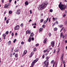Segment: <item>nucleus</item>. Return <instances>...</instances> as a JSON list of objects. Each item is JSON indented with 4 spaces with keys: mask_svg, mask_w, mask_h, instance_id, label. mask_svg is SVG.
I'll use <instances>...</instances> for the list:
<instances>
[{
    "mask_svg": "<svg viewBox=\"0 0 67 67\" xmlns=\"http://www.w3.org/2000/svg\"><path fill=\"white\" fill-rule=\"evenodd\" d=\"M47 2H46L43 3L41 5H40L38 7V10H40L44 9L47 6Z\"/></svg>",
    "mask_w": 67,
    "mask_h": 67,
    "instance_id": "1",
    "label": "nucleus"
},
{
    "mask_svg": "<svg viewBox=\"0 0 67 67\" xmlns=\"http://www.w3.org/2000/svg\"><path fill=\"white\" fill-rule=\"evenodd\" d=\"M60 7H60L59 8H60V10L62 11L63 10H65L67 7L66 5L64 4L62 5Z\"/></svg>",
    "mask_w": 67,
    "mask_h": 67,
    "instance_id": "2",
    "label": "nucleus"
},
{
    "mask_svg": "<svg viewBox=\"0 0 67 67\" xmlns=\"http://www.w3.org/2000/svg\"><path fill=\"white\" fill-rule=\"evenodd\" d=\"M47 60H46L44 62V65L43 66V67H47L49 65V63L48 62H47Z\"/></svg>",
    "mask_w": 67,
    "mask_h": 67,
    "instance_id": "3",
    "label": "nucleus"
},
{
    "mask_svg": "<svg viewBox=\"0 0 67 67\" xmlns=\"http://www.w3.org/2000/svg\"><path fill=\"white\" fill-rule=\"evenodd\" d=\"M36 60H35L34 61H33V62H32L31 64V66H30V67H33L34 65L35 64V63H36Z\"/></svg>",
    "mask_w": 67,
    "mask_h": 67,
    "instance_id": "4",
    "label": "nucleus"
},
{
    "mask_svg": "<svg viewBox=\"0 0 67 67\" xmlns=\"http://www.w3.org/2000/svg\"><path fill=\"white\" fill-rule=\"evenodd\" d=\"M55 41H53L51 42V46L52 47H54L55 46Z\"/></svg>",
    "mask_w": 67,
    "mask_h": 67,
    "instance_id": "5",
    "label": "nucleus"
},
{
    "mask_svg": "<svg viewBox=\"0 0 67 67\" xmlns=\"http://www.w3.org/2000/svg\"><path fill=\"white\" fill-rule=\"evenodd\" d=\"M19 28H20V26H19V25H17L15 27L14 29L15 30H19Z\"/></svg>",
    "mask_w": 67,
    "mask_h": 67,
    "instance_id": "6",
    "label": "nucleus"
},
{
    "mask_svg": "<svg viewBox=\"0 0 67 67\" xmlns=\"http://www.w3.org/2000/svg\"><path fill=\"white\" fill-rule=\"evenodd\" d=\"M21 13V10L20 9H18L17 11L16 12V13L17 14H20Z\"/></svg>",
    "mask_w": 67,
    "mask_h": 67,
    "instance_id": "7",
    "label": "nucleus"
},
{
    "mask_svg": "<svg viewBox=\"0 0 67 67\" xmlns=\"http://www.w3.org/2000/svg\"><path fill=\"white\" fill-rule=\"evenodd\" d=\"M9 5V4H7L5 5L4 8H8Z\"/></svg>",
    "mask_w": 67,
    "mask_h": 67,
    "instance_id": "8",
    "label": "nucleus"
},
{
    "mask_svg": "<svg viewBox=\"0 0 67 67\" xmlns=\"http://www.w3.org/2000/svg\"><path fill=\"white\" fill-rule=\"evenodd\" d=\"M63 57H64V53H63L62 55L61 56V60L63 61Z\"/></svg>",
    "mask_w": 67,
    "mask_h": 67,
    "instance_id": "9",
    "label": "nucleus"
},
{
    "mask_svg": "<svg viewBox=\"0 0 67 67\" xmlns=\"http://www.w3.org/2000/svg\"><path fill=\"white\" fill-rule=\"evenodd\" d=\"M62 38H63V40H64H64H65L66 39V35L64 36V35L63 36Z\"/></svg>",
    "mask_w": 67,
    "mask_h": 67,
    "instance_id": "10",
    "label": "nucleus"
},
{
    "mask_svg": "<svg viewBox=\"0 0 67 67\" xmlns=\"http://www.w3.org/2000/svg\"><path fill=\"white\" fill-rule=\"evenodd\" d=\"M47 38H45V40H44L43 41V43H46V42H47Z\"/></svg>",
    "mask_w": 67,
    "mask_h": 67,
    "instance_id": "11",
    "label": "nucleus"
},
{
    "mask_svg": "<svg viewBox=\"0 0 67 67\" xmlns=\"http://www.w3.org/2000/svg\"><path fill=\"white\" fill-rule=\"evenodd\" d=\"M28 41L29 42H31V37H30L29 38L28 40Z\"/></svg>",
    "mask_w": 67,
    "mask_h": 67,
    "instance_id": "12",
    "label": "nucleus"
},
{
    "mask_svg": "<svg viewBox=\"0 0 67 67\" xmlns=\"http://www.w3.org/2000/svg\"><path fill=\"white\" fill-rule=\"evenodd\" d=\"M14 51L15 52H18L19 51V49H16Z\"/></svg>",
    "mask_w": 67,
    "mask_h": 67,
    "instance_id": "13",
    "label": "nucleus"
},
{
    "mask_svg": "<svg viewBox=\"0 0 67 67\" xmlns=\"http://www.w3.org/2000/svg\"><path fill=\"white\" fill-rule=\"evenodd\" d=\"M61 3H62V2H60V3L59 5V8L61 7V6L62 5H63V4H62Z\"/></svg>",
    "mask_w": 67,
    "mask_h": 67,
    "instance_id": "14",
    "label": "nucleus"
},
{
    "mask_svg": "<svg viewBox=\"0 0 67 67\" xmlns=\"http://www.w3.org/2000/svg\"><path fill=\"white\" fill-rule=\"evenodd\" d=\"M25 4L26 5H28V4H29V2L27 1H26L25 3Z\"/></svg>",
    "mask_w": 67,
    "mask_h": 67,
    "instance_id": "15",
    "label": "nucleus"
},
{
    "mask_svg": "<svg viewBox=\"0 0 67 67\" xmlns=\"http://www.w3.org/2000/svg\"><path fill=\"white\" fill-rule=\"evenodd\" d=\"M27 50H26L25 51H24V55H25L26 54V53H27Z\"/></svg>",
    "mask_w": 67,
    "mask_h": 67,
    "instance_id": "16",
    "label": "nucleus"
},
{
    "mask_svg": "<svg viewBox=\"0 0 67 67\" xmlns=\"http://www.w3.org/2000/svg\"><path fill=\"white\" fill-rule=\"evenodd\" d=\"M11 41H8V45H10V44H11Z\"/></svg>",
    "mask_w": 67,
    "mask_h": 67,
    "instance_id": "17",
    "label": "nucleus"
},
{
    "mask_svg": "<svg viewBox=\"0 0 67 67\" xmlns=\"http://www.w3.org/2000/svg\"><path fill=\"white\" fill-rule=\"evenodd\" d=\"M3 37H5L6 36V34H3Z\"/></svg>",
    "mask_w": 67,
    "mask_h": 67,
    "instance_id": "18",
    "label": "nucleus"
},
{
    "mask_svg": "<svg viewBox=\"0 0 67 67\" xmlns=\"http://www.w3.org/2000/svg\"><path fill=\"white\" fill-rule=\"evenodd\" d=\"M44 20L43 19H41L40 20L41 23H42L43 22Z\"/></svg>",
    "mask_w": 67,
    "mask_h": 67,
    "instance_id": "19",
    "label": "nucleus"
},
{
    "mask_svg": "<svg viewBox=\"0 0 67 67\" xmlns=\"http://www.w3.org/2000/svg\"><path fill=\"white\" fill-rule=\"evenodd\" d=\"M34 35V34L33 33H31L30 34V36H33Z\"/></svg>",
    "mask_w": 67,
    "mask_h": 67,
    "instance_id": "20",
    "label": "nucleus"
},
{
    "mask_svg": "<svg viewBox=\"0 0 67 67\" xmlns=\"http://www.w3.org/2000/svg\"><path fill=\"white\" fill-rule=\"evenodd\" d=\"M43 30V28H41L40 29H39V31L40 32H41L42 31V30Z\"/></svg>",
    "mask_w": 67,
    "mask_h": 67,
    "instance_id": "21",
    "label": "nucleus"
},
{
    "mask_svg": "<svg viewBox=\"0 0 67 67\" xmlns=\"http://www.w3.org/2000/svg\"><path fill=\"white\" fill-rule=\"evenodd\" d=\"M54 30L55 31H56L57 30V28L56 27H55L54 29Z\"/></svg>",
    "mask_w": 67,
    "mask_h": 67,
    "instance_id": "22",
    "label": "nucleus"
},
{
    "mask_svg": "<svg viewBox=\"0 0 67 67\" xmlns=\"http://www.w3.org/2000/svg\"><path fill=\"white\" fill-rule=\"evenodd\" d=\"M9 14H12V11H9Z\"/></svg>",
    "mask_w": 67,
    "mask_h": 67,
    "instance_id": "23",
    "label": "nucleus"
},
{
    "mask_svg": "<svg viewBox=\"0 0 67 67\" xmlns=\"http://www.w3.org/2000/svg\"><path fill=\"white\" fill-rule=\"evenodd\" d=\"M18 56V54H15V57H17Z\"/></svg>",
    "mask_w": 67,
    "mask_h": 67,
    "instance_id": "24",
    "label": "nucleus"
},
{
    "mask_svg": "<svg viewBox=\"0 0 67 67\" xmlns=\"http://www.w3.org/2000/svg\"><path fill=\"white\" fill-rule=\"evenodd\" d=\"M54 60H52L51 62V64H53L54 63Z\"/></svg>",
    "mask_w": 67,
    "mask_h": 67,
    "instance_id": "25",
    "label": "nucleus"
},
{
    "mask_svg": "<svg viewBox=\"0 0 67 67\" xmlns=\"http://www.w3.org/2000/svg\"><path fill=\"white\" fill-rule=\"evenodd\" d=\"M59 26L60 28H62L63 26V25H59Z\"/></svg>",
    "mask_w": 67,
    "mask_h": 67,
    "instance_id": "26",
    "label": "nucleus"
},
{
    "mask_svg": "<svg viewBox=\"0 0 67 67\" xmlns=\"http://www.w3.org/2000/svg\"><path fill=\"white\" fill-rule=\"evenodd\" d=\"M46 23H47V21L46 20H45L44 22L43 23L44 24H45Z\"/></svg>",
    "mask_w": 67,
    "mask_h": 67,
    "instance_id": "27",
    "label": "nucleus"
},
{
    "mask_svg": "<svg viewBox=\"0 0 67 67\" xmlns=\"http://www.w3.org/2000/svg\"><path fill=\"white\" fill-rule=\"evenodd\" d=\"M65 61H64L63 62V64H64V67H65Z\"/></svg>",
    "mask_w": 67,
    "mask_h": 67,
    "instance_id": "28",
    "label": "nucleus"
},
{
    "mask_svg": "<svg viewBox=\"0 0 67 67\" xmlns=\"http://www.w3.org/2000/svg\"><path fill=\"white\" fill-rule=\"evenodd\" d=\"M16 41V39H15L13 41V43H15V42Z\"/></svg>",
    "mask_w": 67,
    "mask_h": 67,
    "instance_id": "29",
    "label": "nucleus"
},
{
    "mask_svg": "<svg viewBox=\"0 0 67 67\" xmlns=\"http://www.w3.org/2000/svg\"><path fill=\"white\" fill-rule=\"evenodd\" d=\"M31 31L30 30H29L28 33L29 34H31Z\"/></svg>",
    "mask_w": 67,
    "mask_h": 67,
    "instance_id": "30",
    "label": "nucleus"
},
{
    "mask_svg": "<svg viewBox=\"0 0 67 67\" xmlns=\"http://www.w3.org/2000/svg\"><path fill=\"white\" fill-rule=\"evenodd\" d=\"M29 33V30H27L26 32V34H27Z\"/></svg>",
    "mask_w": 67,
    "mask_h": 67,
    "instance_id": "31",
    "label": "nucleus"
},
{
    "mask_svg": "<svg viewBox=\"0 0 67 67\" xmlns=\"http://www.w3.org/2000/svg\"><path fill=\"white\" fill-rule=\"evenodd\" d=\"M34 52H31V55L33 56V55L34 54Z\"/></svg>",
    "mask_w": 67,
    "mask_h": 67,
    "instance_id": "32",
    "label": "nucleus"
},
{
    "mask_svg": "<svg viewBox=\"0 0 67 67\" xmlns=\"http://www.w3.org/2000/svg\"><path fill=\"white\" fill-rule=\"evenodd\" d=\"M6 23L7 24H8V23H9V20H6Z\"/></svg>",
    "mask_w": 67,
    "mask_h": 67,
    "instance_id": "33",
    "label": "nucleus"
},
{
    "mask_svg": "<svg viewBox=\"0 0 67 67\" xmlns=\"http://www.w3.org/2000/svg\"><path fill=\"white\" fill-rule=\"evenodd\" d=\"M63 29H64V27H63L62 29H61L60 31V32H61L62 31H63Z\"/></svg>",
    "mask_w": 67,
    "mask_h": 67,
    "instance_id": "34",
    "label": "nucleus"
},
{
    "mask_svg": "<svg viewBox=\"0 0 67 67\" xmlns=\"http://www.w3.org/2000/svg\"><path fill=\"white\" fill-rule=\"evenodd\" d=\"M5 33L7 35H8V33H9V31H6Z\"/></svg>",
    "mask_w": 67,
    "mask_h": 67,
    "instance_id": "35",
    "label": "nucleus"
},
{
    "mask_svg": "<svg viewBox=\"0 0 67 67\" xmlns=\"http://www.w3.org/2000/svg\"><path fill=\"white\" fill-rule=\"evenodd\" d=\"M21 44L22 45H23V44H24V42L23 41L21 43Z\"/></svg>",
    "mask_w": 67,
    "mask_h": 67,
    "instance_id": "36",
    "label": "nucleus"
},
{
    "mask_svg": "<svg viewBox=\"0 0 67 67\" xmlns=\"http://www.w3.org/2000/svg\"><path fill=\"white\" fill-rule=\"evenodd\" d=\"M23 23H22L21 24L20 26L21 27H22V26H23Z\"/></svg>",
    "mask_w": 67,
    "mask_h": 67,
    "instance_id": "37",
    "label": "nucleus"
},
{
    "mask_svg": "<svg viewBox=\"0 0 67 67\" xmlns=\"http://www.w3.org/2000/svg\"><path fill=\"white\" fill-rule=\"evenodd\" d=\"M49 11L50 12H53V10H52V9H50Z\"/></svg>",
    "mask_w": 67,
    "mask_h": 67,
    "instance_id": "38",
    "label": "nucleus"
},
{
    "mask_svg": "<svg viewBox=\"0 0 67 67\" xmlns=\"http://www.w3.org/2000/svg\"><path fill=\"white\" fill-rule=\"evenodd\" d=\"M47 50H44L43 51V52L45 53L46 52H47Z\"/></svg>",
    "mask_w": 67,
    "mask_h": 67,
    "instance_id": "39",
    "label": "nucleus"
},
{
    "mask_svg": "<svg viewBox=\"0 0 67 67\" xmlns=\"http://www.w3.org/2000/svg\"><path fill=\"white\" fill-rule=\"evenodd\" d=\"M42 58H45V55L44 54L42 56Z\"/></svg>",
    "mask_w": 67,
    "mask_h": 67,
    "instance_id": "40",
    "label": "nucleus"
},
{
    "mask_svg": "<svg viewBox=\"0 0 67 67\" xmlns=\"http://www.w3.org/2000/svg\"><path fill=\"white\" fill-rule=\"evenodd\" d=\"M12 36H14V33L13 32H12Z\"/></svg>",
    "mask_w": 67,
    "mask_h": 67,
    "instance_id": "41",
    "label": "nucleus"
},
{
    "mask_svg": "<svg viewBox=\"0 0 67 67\" xmlns=\"http://www.w3.org/2000/svg\"><path fill=\"white\" fill-rule=\"evenodd\" d=\"M63 31L64 33H65L66 32V29H63Z\"/></svg>",
    "mask_w": 67,
    "mask_h": 67,
    "instance_id": "42",
    "label": "nucleus"
},
{
    "mask_svg": "<svg viewBox=\"0 0 67 67\" xmlns=\"http://www.w3.org/2000/svg\"><path fill=\"white\" fill-rule=\"evenodd\" d=\"M59 51H60V49H59L58 50V51H57V53H59Z\"/></svg>",
    "mask_w": 67,
    "mask_h": 67,
    "instance_id": "43",
    "label": "nucleus"
},
{
    "mask_svg": "<svg viewBox=\"0 0 67 67\" xmlns=\"http://www.w3.org/2000/svg\"><path fill=\"white\" fill-rule=\"evenodd\" d=\"M12 53H11L10 54V57H12Z\"/></svg>",
    "mask_w": 67,
    "mask_h": 67,
    "instance_id": "44",
    "label": "nucleus"
},
{
    "mask_svg": "<svg viewBox=\"0 0 67 67\" xmlns=\"http://www.w3.org/2000/svg\"><path fill=\"white\" fill-rule=\"evenodd\" d=\"M45 26V25L44 24H43L42 25V27H44V26Z\"/></svg>",
    "mask_w": 67,
    "mask_h": 67,
    "instance_id": "45",
    "label": "nucleus"
},
{
    "mask_svg": "<svg viewBox=\"0 0 67 67\" xmlns=\"http://www.w3.org/2000/svg\"><path fill=\"white\" fill-rule=\"evenodd\" d=\"M63 34L62 32L60 34V35L61 36H63Z\"/></svg>",
    "mask_w": 67,
    "mask_h": 67,
    "instance_id": "46",
    "label": "nucleus"
},
{
    "mask_svg": "<svg viewBox=\"0 0 67 67\" xmlns=\"http://www.w3.org/2000/svg\"><path fill=\"white\" fill-rule=\"evenodd\" d=\"M46 59L47 60L48 59H49V57H46Z\"/></svg>",
    "mask_w": 67,
    "mask_h": 67,
    "instance_id": "47",
    "label": "nucleus"
},
{
    "mask_svg": "<svg viewBox=\"0 0 67 67\" xmlns=\"http://www.w3.org/2000/svg\"><path fill=\"white\" fill-rule=\"evenodd\" d=\"M7 20V17H5L4 18V21H6V20Z\"/></svg>",
    "mask_w": 67,
    "mask_h": 67,
    "instance_id": "48",
    "label": "nucleus"
},
{
    "mask_svg": "<svg viewBox=\"0 0 67 67\" xmlns=\"http://www.w3.org/2000/svg\"><path fill=\"white\" fill-rule=\"evenodd\" d=\"M49 36H51V33H49Z\"/></svg>",
    "mask_w": 67,
    "mask_h": 67,
    "instance_id": "49",
    "label": "nucleus"
},
{
    "mask_svg": "<svg viewBox=\"0 0 67 67\" xmlns=\"http://www.w3.org/2000/svg\"><path fill=\"white\" fill-rule=\"evenodd\" d=\"M55 23H56L57 24H58V21H57Z\"/></svg>",
    "mask_w": 67,
    "mask_h": 67,
    "instance_id": "50",
    "label": "nucleus"
},
{
    "mask_svg": "<svg viewBox=\"0 0 67 67\" xmlns=\"http://www.w3.org/2000/svg\"><path fill=\"white\" fill-rule=\"evenodd\" d=\"M38 46V44H36V46Z\"/></svg>",
    "mask_w": 67,
    "mask_h": 67,
    "instance_id": "51",
    "label": "nucleus"
},
{
    "mask_svg": "<svg viewBox=\"0 0 67 67\" xmlns=\"http://www.w3.org/2000/svg\"><path fill=\"white\" fill-rule=\"evenodd\" d=\"M48 19H49V18H48L47 19V20H46V21L47 22V21H48Z\"/></svg>",
    "mask_w": 67,
    "mask_h": 67,
    "instance_id": "52",
    "label": "nucleus"
},
{
    "mask_svg": "<svg viewBox=\"0 0 67 67\" xmlns=\"http://www.w3.org/2000/svg\"><path fill=\"white\" fill-rule=\"evenodd\" d=\"M38 58H37L35 60L36 61H37H37H38Z\"/></svg>",
    "mask_w": 67,
    "mask_h": 67,
    "instance_id": "53",
    "label": "nucleus"
},
{
    "mask_svg": "<svg viewBox=\"0 0 67 67\" xmlns=\"http://www.w3.org/2000/svg\"><path fill=\"white\" fill-rule=\"evenodd\" d=\"M54 66H55V63H53V67H54Z\"/></svg>",
    "mask_w": 67,
    "mask_h": 67,
    "instance_id": "54",
    "label": "nucleus"
},
{
    "mask_svg": "<svg viewBox=\"0 0 67 67\" xmlns=\"http://www.w3.org/2000/svg\"><path fill=\"white\" fill-rule=\"evenodd\" d=\"M47 55H48V53H46L45 54V56H47Z\"/></svg>",
    "mask_w": 67,
    "mask_h": 67,
    "instance_id": "55",
    "label": "nucleus"
},
{
    "mask_svg": "<svg viewBox=\"0 0 67 67\" xmlns=\"http://www.w3.org/2000/svg\"><path fill=\"white\" fill-rule=\"evenodd\" d=\"M50 20H51V18H50L49 19V22H50Z\"/></svg>",
    "mask_w": 67,
    "mask_h": 67,
    "instance_id": "56",
    "label": "nucleus"
},
{
    "mask_svg": "<svg viewBox=\"0 0 67 67\" xmlns=\"http://www.w3.org/2000/svg\"><path fill=\"white\" fill-rule=\"evenodd\" d=\"M31 40L32 41H34V38H33V37L32 38H31Z\"/></svg>",
    "mask_w": 67,
    "mask_h": 67,
    "instance_id": "57",
    "label": "nucleus"
},
{
    "mask_svg": "<svg viewBox=\"0 0 67 67\" xmlns=\"http://www.w3.org/2000/svg\"><path fill=\"white\" fill-rule=\"evenodd\" d=\"M63 17H65L66 16V15L64 14L63 16Z\"/></svg>",
    "mask_w": 67,
    "mask_h": 67,
    "instance_id": "58",
    "label": "nucleus"
},
{
    "mask_svg": "<svg viewBox=\"0 0 67 67\" xmlns=\"http://www.w3.org/2000/svg\"><path fill=\"white\" fill-rule=\"evenodd\" d=\"M14 49V48H12V51H13V50Z\"/></svg>",
    "mask_w": 67,
    "mask_h": 67,
    "instance_id": "59",
    "label": "nucleus"
},
{
    "mask_svg": "<svg viewBox=\"0 0 67 67\" xmlns=\"http://www.w3.org/2000/svg\"><path fill=\"white\" fill-rule=\"evenodd\" d=\"M32 55H31V54L30 55V57H32Z\"/></svg>",
    "mask_w": 67,
    "mask_h": 67,
    "instance_id": "60",
    "label": "nucleus"
},
{
    "mask_svg": "<svg viewBox=\"0 0 67 67\" xmlns=\"http://www.w3.org/2000/svg\"><path fill=\"white\" fill-rule=\"evenodd\" d=\"M2 3H3L4 2V0H2Z\"/></svg>",
    "mask_w": 67,
    "mask_h": 67,
    "instance_id": "61",
    "label": "nucleus"
},
{
    "mask_svg": "<svg viewBox=\"0 0 67 67\" xmlns=\"http://www.w3.org/2000/svg\"><path fill=\"white\" fill-rule=\"evenodd\" d=\"M30 14H32V11L31 10H30Z\"/></svg>",
    "mask_w": 67,
    "mask_h": 67,
    "instance_id": "62",
    "label": "nucleus"
},
{
    "mask_svg": "<svg viewBox=\"0 0 67 67\" xmlns=\"http://www.w3.org/2000/svg\"><path fill=\"white\" fill-rule=\"evenodd\" d=\"M65 43H66L67 42V40H65Z\"/></svg>",
    "mask_w": 67,
    "mask_h": 67,
    "instance_id": "63",
    "label": "nucleus"
},
{
    "mask_svg": "<svg viewBox=\"0 0 67 67\" xmlns=\"http://www.w3.org/2000/svg\"><path fill=\"white\" fill-rule=\"evenodd\" d=\"M31 21H32V20H30L29 21V22H31Z\"/></svg>",
    "mask_w": 67,
    "mask_h": 67,
    "instance_id": "64",
    "label": "nucleus"
}]
</instances>
